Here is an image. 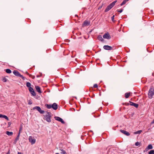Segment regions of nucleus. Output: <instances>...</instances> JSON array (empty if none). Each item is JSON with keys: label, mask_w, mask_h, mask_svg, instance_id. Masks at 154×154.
I'll return each mask as SVG.
<instances>
[{"label": "nucleus", "mask_w": 154, "mask_h": 154, "mask_svg": "<svg viewBox=\"0 0 154 154\" xmlns=\"http://www.w3.org/2000/svg\"><path fill=\"white\" fill-rule=\"evenodd\" d=\"M52 108L56 110L57 109L58 106L56 103H54L52 105Z\"/></svg>", "instance_id": "nucleus-11"}, {"label": "nucleus", "mask_w": 154, "mask_h": 154, "mask_svg": "<svg viewBox=\"0 0 154 154\" xmlns=\"http://www.w3.org/2000/svg\"><path fill=\"white\" fill-rule=\"evenodd\" d=\"M98 39L100 41H102L103 40L102 36L101 35H99L98 37Z\"/></svg>", "instance_id": "nucleus-20"}, {"label": "nucleus", "mask_w": 154, "mask_h": 154, "mask_svg": "<svg viewBox=\"0 0 154 154\" xmlns=\"http://www.w3.org/2000/svg\"><path fill=\"white\" fill-rule=\"evenodd\" d=\"M19 133H20V130H19Z\"/></svg>", "instance_id": "nucleus-44"}, {"label": "nucleus", "mask_w": 154, "mask_h": 154, "mask_svg": "<svg viewBox=\"0 0 154 154\" xmlns=\"http://www.w3.org/2000/svg\"><path fill=\"white\" fill-rule=\"evenodd\" d=\"M7 80V79L5 77H4L2 79V81L4 82H6Z\"/></svg>", "instance_id": "nucleus-26"}, {"label": "nucleus", "mask_w": 154, "mask_h": 154, "mask_svg": "<svg viewBox=\"0 0 154 154\" xmlns=\"http://www.w3.org/2000/svg\"><path fill=\"white\" fill-rule=\"evenodd\" d=\"M26 86L27 87H28L29 88V87H31V83L28 82H27L26 83Z\"/></svg>", "instance_id": "nucleus-24"}, {"label": "nucleus", "mask_w": 154, "mask_h": 154, "mask_svg": "<svg viewBox=\"0 0 154 154\" xmlns=\"http://www.w3.org/2000/svg\"><path fill=\"white\" fill-rule=\"evenodd\" d=\"M103 38L105 39H110L111 37L108 33H105L103 36Z\"/></svg>", "instance_id": "nucleus-7"}, {"label": "nucleus", "mask_w": 154, "mask_h": 154, "mask_svg": "<svg viewBox=\"0 0 154 154\" xmlns=\"http://www.w3.org/2000/svg\"><path fill=\"white\" fill-rule=\"evenodd\" d=\"M123 9H121L120 10H119V9L117 10V11L118 12H119L120 13H122L123 11Z\"/></svg>", "instance_id": "nucleus-31"}, {"label": "nucleus", "mask_w": 154, "mask_h": 154, "mask_svg": "<svg viewBox=\"0 0 154 154\" xmlns=\"http://www.w3.org/2000/svg\"><path fill=\"white\" fill-rule=\"evenodd\" d=\"M120 131L121 133L126 136H128L130 135V133L125 131L123 130H120Z\"/></svg>", "instance_id": "nucleus-9"}, {"label": "nucleus", "mask_w": 154, "mask_h": 154, "mask_svg": "<svg viewBox=\"0 0 154 154\" xmlns=\"http://www.w3.org/2000/svg\"><path fill=\"white\" fill-rule=\"evenodd\" d=\"M55 154H59V153H56Z\"/></svg>", "instance_id": "nucleus-45"}, {"label": "nucleus", "mask_w": 154, "mask_h": 154, "mask_svg": "<svg viewBox=\"0 0 154 154\" xmlns=\"http://www.w3.org/2000/svg\"><path fill=\"white\" fill-rule=\"evenodd\" d=\"M6 134L8 136H11L13 134V133L12 132H9L8 131H7L6 132Z\"/></svg>", "instance_id": "nucleus-18"}, {"label": "nucleus", "mask_w": 154, "mask_h": 154, "mask_svg": "<svg viewBox=\"0 0 154 154\" xmlns=\"http://www.w3.org/2000/svg\"><path fill=\"white\" fill-rule=\"evenodd\" d=\"M28 104L29 105H31L32 104V103L31 101H29L28 103Z\"/></svg>", "instance_id": "nucleus-36"}, {"label": "nucleus", "mask_w": 154, "mask_h": 154, "mask_svg": "<svg viewBox=\"0 0 154 154\" xmlns=\"http://www.w3.org/2000/svg\"><path fill=\"white\" fill-rule=\"evenodd\" d=\"M89 24L90 22L88 21H85L84 22L83 25L84 26H86L89 25Z\"/></svg>", "instance_id": "nucleus-14"}, {"label": "nucleus", "mask_w": 154, "mask_h": 154, "mask_svg": "<svg viewBox=\"0 0 154 154\" xmlns=\"http://www.w3.org/2000/svg\"><path fill=\"white\" fill-rule=\"evenodd\" d=\"M54 118L57 121L60 122L62 124H64L65 122L63 119L59 117H55Z\"/></svg>", "instance_id": "nucleus-6"}, {"label": "nucleus", "mask_w": 154, "mask_h": 154, "mask_svg": "<svg viewBox=\"0 0 154 154\" xmlns=\"http://www.w3.org/2000/svg\"><path fill=\"white\" fill-rule=\"evenodd\" d=\"M116 2V1H114L108 6L105 9L104 12H107L110 10L114 6Z\"/></svg>", "instance_id": "nucleus-2"}, {"label": "nucleus", "mask_w": 154, "mask_h": 154, "mask_svg": "<svg viewBox=\"0 0 154 154\" xmlns=\"http://www.w3.org/2000/svg\"><path fill=\"white\" fill-rule=\"evenodd\" d=\"M6 154H10L9 152H8Z\"/></svg>", "instance_id": "nucleus-41"}, {"label": "nucleus", "mask_w": 154, "mask_h": 154, "mask_svg": "<svg viewBox=\"0 0 154 154\" xmlns=\"http://www.w3.org/2000/svg\"><path fill=\"white\" fill-rule=\"evenodd\" d=\"M2 118H3L5 119H6L8 121L9 120V119H8V117L6 116L3 115Z\"/></svg>", "instance_id": "nucleus-27"}, {"label": "nucleus", "mask_w": 154, "mask_h": 154, "mask_svg": "<svg viewBox=\"0 0 154 154\" xmlns=\"http://www.w3.org/2000/svg\"><path fill=\"white\" fill-rule=\"evenodd\" d=\"M140 143L139 142H137L135 143V145L136 146H138L140 145Z\"/></svg>", "instance_id": "nucleus-32"}, {"label": "nucleus", "mask_w": 154, "mask_h": 154, "mask_svg": "<svg viewBox=\"0 0 154 154\" xmlns=\"http://www.w3.org/2000/svg\"><path fill=\"white\" fill-rule=\"evenodd\" d=\"M103 48L104 49L107 50H111L112 49V47L106 45L104 46Z\"/></svg>", "instance_id": "nucleus-8"}, {"label": "nucleus", "mask_w": 154, "mask_h": 154, "mask_svg": "<svg viewBox=\"0 0 154 154\" xmlns=\"http://www.w3.org/2000/svg\"><path fill=\"white\" fill-rule=\"evenodd\" d=\"M149 154H154V150H150L149 152Z\"/></svg>", "instance_id": "nucleus-28"}, {"label": "nucleus", "mask_w": 154, "mask_h": 154, "mask_svg": "<svg viewBox=\"0 0 154 154\" xmlns=\"http://www.w3.org/2000/svg\"><path fill=\"white\" fill-rule=\"evenodd\" d=\"M13 73L16 76L19 77L20 76V74L18 71L17 70H14L13 71Z\"/></svg>", "instance_id": "nucleus-13"}, {"label": "nucleus", "mask_w": 154, "mask_h": 154, "mask_svg": "<svg viewBox=\"0 0 154 154\" xmlns=\"http://www.w3.org/2000/svg\"><path fill=\"white\" fill-rule=\"evenodd\" d=\"M130 103V105L131 106H133L136 108H137L138 106V104L137 103H136L132 102L131 101H129Z\"/></svg>", "instance_id": "nucleus-10"}, {"label": "nucleus", "mask_w": 154, "mask_h": 154, "mask_svg": "<svg viewBox=\"0 0 154 154\" xmlns=\"http://www.w3.org/2000/svg\"><path fill=\"white\" fill-rule=\"evenodd\" d=\"M47 113L46 115L45 116V119L48 122H51V116L52 114L50 112H46Z\"/></svg>", "instance_id": "nucleus-1"}, {"label": "nucleus", "mask_w": 154, "mask_h": 154, "mask_svg": "<svg viewBox=\"0 0 154 154\" xmlns=\"http://www.w3.org/2000/svg\"><path fill=\"white\" fill-rule=\"evenodd\" d=\"M29 90L30 92H31L34 90L33 88L31 87H29Z\"/></svg>", "instance_id": "nucleus-29"}, {"label": "nucleus", "mask_w": 154, "mask_h": 154, "mask_svg": "<svg viewBox=\"0 0 154 154\" xmlns=\"http://www.w3.org/2000/svg\"><path fill=\"white\" fill-rule=\"evenodd\" d=\"M29 142L31 143L32 144L35 143V139L31 136H30L29 137Z\"/></svg>", "instance_id": "nucleus-5"}, {"label": "nucleus", "mask_w": 154, "mask_h": 154, "mask_svg": "<svg viewBox=\"0 0 154 154\" xmlns=\"http://www.w3.org/2000/svg\"><path fill=\"white\" fill-rule=\"evenodd\" d=\"M93 87L94 88H97L98 87V85H97V84H95L94 85V86H93Z\"/></svg>", "instance_id": "nucleus-33"}, {"label": "nucleus", "mask_w": 154, "mask_h": 154, "mask_svg": "<svg viewBox=\"0 0 154 154\" xmlns=\"http://www.w3.org/2000/svg\"><path fill=\"white\" fill-rule=\"evenodd\" d=\"M102 7H99L98 8V9H100Z\"/></svg>", "instance_id": "nucleus-42"}, {"label": "nucleus", "mask_w": 154, "mask_h": 154, "mask_svg": "<svg viewBox=\"0 0 154 154\" xmlns=\"http://www.w3.org/2000/svg\"><path fill=\"white\" fill-rule=\"evenodd\" d=\"M22 127L20 128V129L19 130H20V131H21L22 130Z\"/></svg>", "instance_id": "nucleus-43"}, {"label": "nucleus", "mask_w": 154, "mask_h": 154, "mask_svg": "<svg viewBox=\"0 0 154 154\" xmlns=\"http://www.w3.org/2000/svg\"><path fill=\"white\" fill-rule=\"evenodd\" d=\"M154 96V89L151 88L149 90L148 93V97L149 99H152Z\"/></svg>", "instance_id": "nucleus-3"}, {"label": "nucleus", "mask_w": 154, "mask_h": 154, "mask_svg": "<svg viewBox=\"0 0 154 154\" xmlns=\"http://www.w3.org/2000/svg\"><path fill=\"white\" fill-rule=\"evenodd\" d=\"M61 151H62V152H61L62 153H63V154H66V152L64 150L62 149Z\"/></svg>", "instance_id": "nucleus-30"}, {"label": "nucleus", "mask_w": 154, "mask_h": 154, "mask_svg": "<svg viewBox=\"0 0 154 154\" xmlns=\"http://www.w3.org/2000/svg\"><path fill=\"white\" fill-rule=\"evenodd\" d=\"M142 132V130L138 131H137L134 132V134H140Z\"/></svg>", "instance_id": "nucleus-21"}, {"label": "nucleus", "mask_w": 154, "mask_h": 154, "mask_svg": "<svg viewBox=\"0 0 154 154\" xmlns=\"http://www.w3.org/2000/svg\"><path fill=\"white\" fill-rule=\"evenodd\" d=\"M130 95V93H126L125 94V97L126 98H127L129 97Z\"/></svg>", "instance_id": "nucleus-17"}, {"label": "nucleus", "mask_w": 154, "mask_h": 154, "mask_svg": "<svg viewBox=\"0 0 154 154\" xmlns=\"http://www.w3.org/2000/svg\"><path fill=\"white\" fill-rule=\"evenodd\" d=\"M114 15H113V16H112V17H111V19L113 21L114 19Z\"/></svg>", "instance_id": "nucleus-35"}, {"label": "nucleus", "mask_w": 154, "mask_h": 154, "mask_svg": "<svg viewBox=\"0 0 154 154\" xmlns=\"http://www.w3.org/2000/svg\"><path fill=\"white\" fill-rule=\"evenodd\" d=\"M35 88L37 91L39 93H41L42 91L41 90L40 87L38 86H35Z\"/></svg>", "instance_id": "nucleus-12"}, {"label": "nucleus", "mask_w": 154, "mask_h": 154, "mask_svg": "<svg viewBox=\"0 0 154 154\" xmlns=\"http://www.w3.org/2000/svg\"><path fill=\"white\" fill-rule=\"evenodd\" d=\"M19 77H21V78L23 79V80H24L25 79V77H23L22 75H21V74H20V76Z\"/></svg>", "instance_id": "nucleus-34"}, {"label": "nucleus", "mask_w": 154, "mask_h": 154, "mask_svg": "<svg viewBox=\"0 0 154 154\" xmlns=\"http://www.w3.org/2000/svg\"><path fill=\"white\" fill-rule=\"evenodd\" d=\"M31 94L33 96H35L36 95V94L34 90L32 91L31 92H30Z\"/></svg>", "instance_id": "nucleus-23"}, {"label": "nucleus", "mask_w": 154, "mask_h": 154, "mask_svg": "<svg viewBox=\"0 0 154 154\" xmlns=\"http://www.w3.org/2000/svg\"><path fill=\"white\" fill-rule=\"evenodd\" d=\"M20 136V133H18L17 137H16L14 141V144H15L17 141L19 139Z\"/></svg>", "instance_id": "nucleus-15"}, {"label": "nucleus", "mask_w": 154, "mask_h": 154, "mask_svg": "<svg viewBox=\"0 0 154 154\" xmlns=\"http://www.w3.org/2000/svg\"><path fill=\"white\" fill-rule=\"evenodd\" d=\"M2 117H3V115L2 114H0V118H2Z\"/></svg>", "instance_id": "nucleus-38"}, {"label": "nucleus", "mask_w": 154, "mask_h": 154, "mask_svg": "<svg viewBox=\"0 0 154 154\" xmlns=\"http://www.w3.org/2000/svg\"><path fill=\"white\" fill-rule=\"evenodd\" d=\"M17 154H23L21 152H18Z\"/></svg>", "instance_id": "nucleus-39"}, {"label": "nucleus", "mask_w": 154, "mask_h": 154, "mask_svg": "<svg viewBox=\"0 0 154 154\" xmlns=\"http://www.w3.org/2000/svg\"><path fill=\"white\" fill-rule=\"evenodd\" d=\"M127 1H129V0H126Z\"/></svg>", "instance_id": "nucleus-46"}, {"label": "nucleus", "mask_w": 154, "mask_h": 154, "mask_svg": "<svg viewBox=\"0 0 154 154\" xmlns=\"http://www.w3.org/2000/svg\"><path fill=\"white\" fill-rule=\"evenodd\" d=\"M127 1L126 0H124L123 2L121 3V5L122 6L125 4Z\"/></svg>", "instance_id": "nucleus-25"}, {"label": "nucleus", "mask_w": 154, "mask_h": 154, "mask_svg": "<svg viewBox=\"0 0 154 154\" xmlns=\"http://www.w3.org/2000/svg\"><path fill=\"white\" fill-rule=\"evenodd\" d=\"M152 148V145L151 144H149L148 145V146H147V147L146 148V150H148L149 149H151Z\"/></svg>", "instance_id": "nucleus-16"}, {"label": "nucleus", "mask_w": 154, "mask_h": 154, "mask_svg": "<svg viewBox=\"0 0 154 154\" xmlns=\"http://www.w3.org/2000/svg\"><path fill=\"white\" fill-rule=\"evenodd\" d=\"M151 128H149V129H148V131H147L146 132H149V131H150V130H151Z\"/></svg>", "instance_id": "nucleus-37"}, {"label": "nucleus", "mask_w": 154, "mask_h": 154, "mask_svg": "<svg viewBox=\"0 0 154 154\" xmlns=\"http://www.w3.org/2000/svg\"><path fill=\"white\" fill-rule=\"evenodd\" d=\"M6 72L8 73H11V70L8 69H6Z\"/></svg>", "instance_id": "nucleus-22"}, {"label": "nucleus", "mask_w": 154, "mask_h": 154, "mask_svg": "<svg viewBox=\"0 0 154 154\" xmlns=\"http://www.w3.org/2000/svg\"><path fill=\"white\" fill-rule=\"evenodd\" d=\"M152 123H154V119L152 121Z\"/></svg>", "instance_id": "nucleus-40"}, {"label": "nucleus", "mask_w": 154, "mask_h": 154, "mask_svg": "<svg viewBox=\"0 0 154 154\" xmlns=\"http://www.w3.org/2000/svg\"><path fill=\"white\" fill-rule=\"evenodd\" d=\"M45 106L48 109H49L52 108V105L51 104H46Z\"/></svg>", "instance_id": "nucleus-19"}, {"label": "nucleus", "mask_w": 154, "mask_h": 154, "mask_svg": "<svg viewBox=\"0 0 154 154\" xmlns=\"http://www.w3.org/2000/svg\"><path fill=\"white\" fill-rule=\"evenodd\" d=\"M32 109H36L41 114H43L45 112V111L44 110H42L40 107L38 106H36L33 107Z\"/></svg>", "instance_id": "nucleus-4"}]
</instances>
